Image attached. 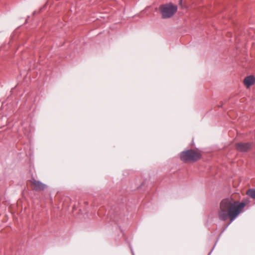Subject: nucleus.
<instances>
[{"label":"nucleus","instance_id":"nucleus-4","mask_svg":"<svg viewBox=\"0 0 255 255\" xmlns=\"http://www.w3.org/2000/svg\"><path fill=\"white\" fill-rule=\"evenodd\" d=\"M31 189L37 191H41L47 188V185L41 182L32 178L28 181Z\"/></svg>","mask_w":255,"mask_h":255},{"label":"nucleus","instance_id":"nucleus-7","mask_svg":"<svg viewBox=\"0 0 255 255\" xmlns=\"http://www.w3.org/2000/svg\"><path fill=\"white\" fill-rule=\"evenodd\" d=\"M247 195L253 199H255V189H249L246 192Z\"/></svg>","mask_w":255,"mask_h":255},{"label":"nucleus","instance_id":"nucleus-3","mask_svg":"<svg viewBox=\"0 0 255 255\" xmlns=\"http://www.w3.org/2000/svg\"><path fill=\"white\" fill-rule=\"evenodd\" d=\"M161 17L167 19L172 17L177 10V6L172 3L161 5L159 7Z\"/></svg>","mask_w":255,"mask_h":255},{"label":"nucleus","instance_id":"nucleus-1","mask_svg":"<svg viewBox=\"0 0 255 255\" xmlns=\"http://www.w3.org/2000/svg\"><path fill=\"white\" fill-rule=\"evenodd\" d=\"M246 204L233 199L228 198L222 200L218 211L219 219L223 221L230 220L232 222L243 211Z\"/></svg>","mask_w":255,"mask_h":255},{"label":"nucleus","instance_id":"nucleus-6","mask_svg":"<svg viewBox=\"0 0 255 255\" xmlns=\"http://www.w3.org/2000/svg\"><path fill=\"white\" fill-rule=\"evenodd\" d=\"M255 82V79L253 76L247 77L244 80V84L247 88H249L251 85H253Z\"/></svg>","mask_w":255,"mask_h":255},{"label":"nucleus","instance_id":"nucleus-2","mask_svg":"<svg viewBox=\"0 0 255 255\" xmlns=\"http://www.w3.org/2000/svg\"><path fill=\"white\" fill-rule=\"evenodd\" d=\"M201 156V153L199 150L190 149L182 152L180 157L183 162L190 163L198 160Z\"/></svg>","mask_w":255,"mask_h":255},{"label":"nucleus","instance_id":"nucleus-5","mask_svg":"<svg viewBox=\"0 0 255 255\" xmlns=\"http://www.w3.org/2000/svg\"><path fill=\"white\" fill-rule=\"evenodd\" d=\"M235 146L240 152H247L251 149L252 144L250 142H238L236 143Z\"/></svg>","mask_w":255,"mask_h":255}]
</instances>
